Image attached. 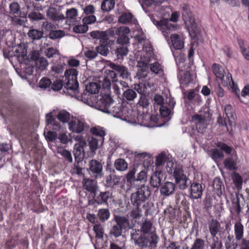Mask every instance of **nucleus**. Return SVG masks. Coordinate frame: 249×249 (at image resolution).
I'll return each instance as SVG.
<instances>
[{
	"label": "nucleus",
	"mask_w": 249,
	"mask_h": 249,
	"mask_svg": "<svg viewBox=\"0 0 249 249\" xmlns=\"http://www.w3.org/2000/svg\"><path fill=\"white\" fill-rule=\"evenodd\" d=\"M167 0H139V1L145 12L146 8L152 7L154 11L156 12V15L161 17V20L160 21H156V24L165 37L170 48H171V8L169 3L166 2Z\"/></svg>",
	"instance_id": "f257e3e1"
},
{
	"label": "nucleus",
	"mask_w": 249,
	"mask_h": 249,
	"mask_svg": "<svg viewBox=\"0 0 249 249\" xmlns=\"http://www.w3.org/2000/svg\"><path fill=\"white\" fill-rule=\"evenodd\" d=\"M138 60V65L141 68L137 73L136 77L142 82L146 81L148 67L150 61L154 59V55L151 45L146 42L143 45L142 49L136 54Z\"/></svg>",
	"instance_id": "f03ea898"
},
{
	"label": "nucleus",
	"mask_w": 249,
	"mask_h": 249,
	"mask_svg": "<svg viewBox=\"0 0 249 249\" xmlns=\"http://www.w3.org/2000/svg\"><path fill=\"white\" fill-rule=\"evenodd\" d=\"M147 111H143L141 113L140 111L132 110L130 108L128 118H127V122L132 124H138L148 127L155 126H161L165 124H158V116L151 115L147 113Z\"/></svg>",
	"instance_id": "7ed1b4c3"
},
{
	"label": "nucleus",
	"mask_w": 249,
	"mask_h": 249,
	"mask_svg": "<svg viewBox=\"0 0 249 249\" xmlns=\"http://www.w3.org/2000/svg\"><path fill=\"white\" fill-rule=\"evenodd\" d=\"M77 99L88 106L106 113L112 103V98L108 95L100 96L96 101L94 96L87 95V93H84L78 96Z\"/></svg>",
	"instance_id": "20e7f679"
},
{
	"label": "nucleus",
	"mask_w": 249,
	"mask_h": 249,
	"mask_svg": "<svg viewBox=\"0 0 249 249\" xmlns=\"http://www.w3.org/2000/svg\"><path fill=\"white\" fill-rule=\"evenodd\" d=\"M150 195L149 187L144 184L142 185L137 188L136 192L131 194V202L135 206H140L148 199Z\"/></svg>",
	"instance_id": "39448f33"
},
{
	"label": "nucleus",
	"mask_w": 249,
	"mask_h": 249,
	"mask_svg": "<svg viewBox=\"0 0 249 249\" xmlns=\"http://www.w3.org/2000/svg\"><path fill=\"white\" fill-rule=\"evenodd\" d=\"M77 71L76 69H71L65 72V88L71 90L76 94L78 92V83L77 80Z\"/></svg>",
	"instance_id": "423d86ee"
},
{
	"label": "nucleus",
	"mask_w": 249,
	"mask_h": 249,
	"mask_svg": "<svg viewBox=\"0 0 249 249\" xmlns=\"http://www.w3.org/2000/svg\"><path fill=\"white\" fill-rule=\"evenodd\" d=\"M215 145L219 149L217 148H213L208 151L209 156L215 161L222 159L224 157V151L227 154L231 153L232 148L228 146L226 143L222 142H218L215 143Z\"/></svg>",
	"instance_id": "0eeeda50"
},
{
	"label": "nucleus",
	"mask_w": 249,
	"mask_h": 249,
	"mask_svg": "<svg viewBox=\"0 0 249 249\" xmlns=\"http://www.w3.org/2000/svg\"><path fill=\"white\" fill-rule=\"evenodd\" d=\"M173 176L175 179V184L172 183V193L175 190L174 186L175 185L181 190H184L187 188L188 178L184 174L181 165H178L175 167Z\"/></svg>",
	"instance_id": "6e6552de"
},
{
	"label": "nucleus",
	"mask_w": 249,
	"mask_h": 249,
	"mask_svg": "<svg viewBox=\"0 0 249 249\" xmlns=\"http://www.w3.org/2000/svg\"><path fill=\"white\" fill-rule=\"evenodd\" d=\"M182 9L183 10L182 16L184 24L190 33L191 31L194 32V30L196 28L195 18L187 5L183 4Z\"/></svg>",
	"instance_id": "1a4fd4ad"
},
{
	"label": "nucleus",
	"mask_w": 249,
	"mask_h": 249,
	"mask_svg": "<svg viewBox=\"0 0 249 249\" xmlns=\"http://www.w3.org/2000/svg\"><path fill=\"white\" fill-rule=\"evenodd\" d=\"M130 110V108L127 106H115L111 109L109 107L106 113L127 122L126 119L128 118Z\"/></svg>",
	"instance_id": "9d476101"
},
{
	"label": "nucleus",
	"mask_w": 249,
	"mask_h": 249,
	"mask_svg": "<svg viewBox=\"0 0 249 249\" xmlns=\"http://www.w3.org/2000/svg\"><path fill=\"white\" fill-rule=\"evenodd\" d=\"M131 239L135 245L140 247H146L149 242L146 233H143L139 230H132L131 232Z\"/></svg>",
	"instance_id": "9b49d317"
},
{
	"label": "nucleus",
	"mask_w": 249,
	"mask_h": 249,
	"mask_svg": "<svg viewBox=\"0 0 249 249\" xmlns=\"http://www.w3.org/2000/svg\"><path fill=\"white\" fill-rule=\"evenodd\" d=\"M48 17L57 23L65 20V17L59 10L54 7H50L47 11Z\"/></svg>",
	"instance_id": "f8f14e48"
},
{
	"label": "nucleus",
	"mask_w": 249,
	"mask_h": 249,
	"mask_svg": "<svg viewBox=\"0 0 249 249\" xmlns=\"http://www.w3.org/2000/svg\"><path fill=\"white\" fill-rule=\"evenodd\" d=\"M86 125L84 121L74 118L69 123V128L72 132L80 133L84 131Z\"/></svg>",
	"instance_id": "ddd939ff"
},
{
	"label": "nucleus",
	"mask_w": 249,
	"mask_h": 249,
	"mask_svg": "<svg viewBox=\"0 0 249 249\" xmlns=\"http://www.w3.org/2000/svg\"><path fill=\"white\" fill-rule=\"evenodd\" d=\"M219 80H221L223 86L231 88L239 97L240 90L238 88L237 85L234 83L231 74L230 73L228 72L225 75L224 74L223 78L220 79Z\"/></svg>",
	"instance_id": "4468645a"
},
{
	"label": "nucleus",
	"mask_w": 249,
	"mask_h": 249,
	"mask_svg": "<svg viewBox=\"0 0 249 249\" xmlns=\"http://www.w3.org/2000/svg\"><path fill=\"white\" fill-rule=\"evenodd\" d=\"M89 169L95 178H100L103 176V165L99 161L91 160L89 163Z\"/></svg>",
	"instance_id": "2eb2a0df"
},
{
	"label": "nucleus",
	"mask_w": 249,
	"mask_h": 249,
	"mask_svg": "<svg viewBox=\"0 0 249 249\" xmlns=\"http://www.w3.org/2000/svg\"><path fill=\"white\" fill-rule=\"evenodd\" d=\"M190 197L192 199H198L202 195L203 189L201 184L197 182L192 183L190 187Z\"/></svg>",
	"instance_id": "dca6fc26"
},
{
	"label": "nucleus",
	"mask_w": 249,
	"mask_h": 249,
	"mask_svg": "<svg viewBox=\"0 0 249 249\" xmlns=\"http://www.w3.org/2000/svg\"><path fill=\"white\" fill-rule=\"evenodd\" d=\"M106 76L104 79L103 86L104 88H110L111 83L112 84L117 81V74L113 70H107L106 71Z\"/></svg>",
	"instance_id": "f3484780"
},
{
	"label": "nucleus",
	"mask_w": 249,
	"mask_h": 249,
	"mask_svg": "<svg viewBox=\"0 0 249 249\" xmlns=\"http://www.w3.org/2000/svg\"><path fill=\"white\" fill-rule=\"evenodd\" d=\"M208 227L212 237H217V234H221L222 228L217 220L212 219L208 223Z\"/></svg>",
	"instance_id": "a211bd4d"
},
{
	"label": "nucleus",
	"mask_w": 249,
	"mask_h": 249,
	"mask_svg": "<svg viewBox=\"0 0 249 249\" xmlns=\"http://www.w3.org/2000/svg\"><path fill=\"white\" fill-rule=\"evenodd\" d=\"M192 121L195 123L198 131L203 133L206 129L205 117L200 115H195L192 118Z\"/></svg>",
	"instance_id": "6ab92c4d"
},
{
	"label": "nucleus",
	"mask_w": 249,
	"mask_h": 249,
	"mask_svg": "<svg viewBox=\"0 0 249 249\" xmlns=\"http://www.w3.org/2000/svg\"><path fill=\"white\" fill-rule=\"evenodd\" d=\"M57 59L58 60L56 61H54V59L52 60L53 65L52 67V69L56 73H61L66 66V58L61 56L60 54L59 56Z\"/></svg>",
	"instance_id": "aec40b11"
},
{
	"label": "nucleus",
	"mask_w": 249,
	"mask_h": 249,
	"mask_svg": "<svg viewBox=\"0 0 249 249\" xmlns=\"http://www.w3.org/2000/svg\"><path fill=\"white\" fill-rule=\"evenodd\" d=\"M112 193L109 191L101 192L95 196V202L98 204L108 205V200L111 199Z\"/></svg>",
	"instance_id": "412c9836"
},
{
	"label": "nucleus",
	"mask_w": 249,
	"mask_h": 249,
	"mask_svg": "<svg viewBox=\"0 0 249 249\" xmlns=\"http://www.w3.org/2000/svg\"><path fill=\"white\" fill-rule=\"evenodd\" d=\"M213 191L218 196H221L225 192V186L220 178L216 177L213 180Z\"/></svg>",
	"instance_id": "4be33fe9"
},
{
	"label": "nucleus",
	"mask_w": 249,
	"mask_h": 249,
	"mask_svg": "<svg viewBox=\"0 0 249 249\" xmlns=\"http://www.w3.org/2000/svg\"><path fill=\"white\" fill-rule=\"evenodd\" d=\"M109 31H94L90 33V36L93 38L99 39L101 43L106 44L108 39Z\"/></svg>",
	"instance_id": "5701e85b"
},
{
	"label": "nucleus",
	"mask_w": 249,
	"mask_h": 249,
	"mask_svg": "<svg viewBox=\"0 0 249 249\" xmlns=\"http://www.w3.org/2000/svg\"><path fill=\"white\" fill-rule=\"evenodd\" d=\"M184 37L182 34H172V46L176 50H181L184 48Z\"/></svg>",
	"instance_id": "b1692460"
},
{
	"label": "nucleus",
	"mask_w": 249,
	"mask_h": 249,
	"mask_svg": "<svg viewBox=\"0 0 249 249\" xmlns=\"http://www.w3.org/2000/svg\"><path fill=\"white\" fill-rule=\"evenodd\" d=\"M65 20L66 24L74 25L78 16L77 10L75 8H71L67 10Z\"/></svg>",
	"instance_id": "393cba45"
},
{
	"label": "nucleus",
	"mask_w": 249,
	"mask_h": 249,
	"mask_svg": "<svg viewBox=\"0 0 249 249\" xmlns=\"http://www.w3.org/2000/svg\"><path fill=\"white\" fill-rule=\"evenodd\" d=\"M178 77L181 85L187 86L192 82V76L189 71L179 70Z\"/></svg>",
	"instance_id": "a878e982"
},
{
	"label": "nucleus",
	"mask_w": 249,
	"mask_h": 249,
	"mask_svg": "<svg viewBox=\"0 0 249 249\" xmlns=\"http://www.w3.org/2000/svg\"><path fill=\"white\" fill-rule=\"evenodd\" d=\"M82 183L84 188L86 190L95 195L97 189V182L96 180L89 178H84Z\"/></svg>",
	"instance_id": "bb28decb"
},
{
	"label": "nucleus",
	"mask_w": 249,
	"mask_h": 249,
	"mask_svg": "<svg viewBox=\"0 0 249 249\" xmlns=\"http://www.w3.org/2000/svg\"><path fill=\"white\" fill-rule=\"evenodd\" d=\"M111 67L114 71L117 72L120 75V76L123 79H127L128 78L129 73L127 69L124 66L112 64Z\"/></svg>",
	"instance_id": "cd10ccee"
},
{
	"label": "nucleus",
	"mask_w": 249,
	"mask_h": 249,
	"mask_svg": "<svg viewBox=\"0 0 249 249\" xmlns=\"http://www.w3.org/2000/svg\"><path fill=\"white\" fill-rule=\"evenodd\" d=\"M234 233L237 241L241 240L244 235V226L240 222H235L234 226Z\"/></svg>",
	"instance_id": "c85d7f7f"
},
{
	"label": "nucleus",
	"mask_w": 249,
	"mask_h": 249,
	"mask_svg": "<svg viewBox=\"0 0 249 249\" xmlns=\"http://www.w3.org/2000/svg\"><path fill=\"white\" fill-rule=\"evenodd\" d=\"M120 178L114 174H110L107 176L106 179L107 186L109 187L113 188L119 184Z\"/></svg>",
	"instance_id": "c756f323"
},
{
	"label": "nucleus",
	"mask_w": 249,
	"mask_h": 249,
	"mask_svg": "<svg viewBox=\"0 0 249 249\" xmlns=\"http://www.w3.org/2000/svg\"><path fill=\"white\" fill-rule=\"evenodd\" d=\"M135 19L130 12L123 13L118 18L119 22L123 24H128L133 22Z\"/></svg>",
	"instance_id": "7c9ffc66"
},
{
	"label": "nucleus",
	"mask_w": 249,
	"mask_h": 249,
	"mask_svg": "<svg viewBox=\"0 0 249 249\" xmlns=\"http://www.w3.org/2000/svg\"><path fill=\"white\" fill-rule=\"evenodd\" d=\"M149 101L146 96L145 95H141L136 105L138 110H140L142 108L143 109L146 110V111H147V108L149 106Z\"/></svg>",
	"instance_id": "2f4dec72"
},
{
	"label": "nucleus",
	"mask_w": 249,
	"mask_h": 249,
	"mask_svg": "<svg viewBox=\"0 0 249 249\" xmlns=\"http://www.w3.org/2000/svg\"><path fill=\"white\" fill-rule=\"evenodd\" d=\"M114 166L116 170L122 172L127 169L128 163L124 159L118 158L115 160Z\"/></svg>",
	"instance_id": "473e14b6"
},
{
	"label": "nucleus",
	"mask_w": 249,
	"mask_h": 249,
	"mask_svg": "<svg viewBox=\"0 0 249 249\" xmlns=\"http://www.w3.org/2000/svg\"><path fill=\"white\" fill-rule=\"evenodd\" d=\"M100 89V85L97 83H90L86 87V90L89 93V95L98 93Z\"/></svg>",
	"instance_id": "72a5a7b5"
},
{
	"label": "nucleus",
	"mask_w": 249,
	"mask_h": 249,
	"mask_svg": "<svg viewBox=\"0 0 249 249\" xmlns=\"http://www.w3.org/2000/svg\"><path fill=\"white\" fill-rule=\"evenodd\" d=\"M213 71L217 79L223 78L225 72L223 68L219 64L214 63L213 65Z\"/></svg>",
	"instance_id": "f704fd0d"
},
{
	"label": "nucleus",
	"mask_w": 249,
	"mask_h": 249,
	"mask_svg": "<svg viewBox=\"0 0 249 249\" xmlns=\"http://www.w3.org/2000/svg\"><path fill=\"white\" fill-rule=\"evenodd\" d=\"M119 86L121 87L122 90L123 91L124 88L128 87V84L125 81H118V80H117L115 83L113 84L112 89L114 92L118 95H120L122 92L120 89H119Z\"/></svg>",
	"instance_id": "c9c22d12"
},
{
	"label": "nucleus",
	"mask_w": 249,
	"mask_h": 249,
	"mask_svg": "<svg viewBox=\"0 0 249 249\" xmlns=\"http://www.w3.org/2000/svg\"><path fill=\"white\" fill-rule=\"evenodd\" d=\"M49 63L47 60L44 57H39L35 60L36 67L41 70H45L48 67Z\"/></svg>",
	"instance_id": "e433bc0d"
},
{
	"label": "nucleus",
	"mask_w": 249,
	"mask_h": 249,
	"mask_svg": "<svg viewBox=\"0 0 249 249\" xmlns=\"http://www.w3.org/2000/svg\"><path fill=\"white\" fill-rule=\"evenodd\" d=\"M115 4L114 0H104L101 4V9L104 12H109L114 8Z\"/></svg>",
	"instance_id": "4c0bfd02"
},
{
	"label": "nucleus",
	"mask_w": 249,
	"mask_h": 249,
	"mask_svg": "<svg viewBox=\"0 0 249 249\" xmlns=\"http://www.w3.org/2000/svg\"><path fill=\"white\" fill-rule=\"evenodd\" d=\"M91 132L95 136L98 137L101 142L104 141V137L106 135V132L103 128L100 126L94 127L91 129Z\"/></svg>",
	"instance_id": "58836bf2"
},
{
	"label": "nucleus",
	"mask_w": 249,
	"mask_h": 249,
	"mask_svg": "<svg viewBox=\"0 0 249 249\" xmlns=\"http://www.w3.org/2000/svg\"><path fill=\"white\" fill-rule=\"evenodd\" d=\"M97 215L101 221L107 220L110 217V212L107 209H100L98 210Z\"/></svg>",
	"instance_id": "ea45409f"
},
{
	"label": "nucleus",
	"mask_w": 249,
	"mask_h": 249,
	"mask_svg": "<svg viewBox=\"0 0 249 249\" xmlns=\"http://www.w3.org/2000/svg\"><path fill=\"white\" fill-rule=\"evenodd\" d=\"M153 101L155 110L159 109L160 107L163 106L164 99L161 95L155 94Z\"/></svg>",
	"instance_id": "a19ab883"
},
{
	"label": "nucleus",
	"mask_w": 249,
	"mask_h": 249,
	"mask_svg": "<svg viewBox=\"0 0 249 249\" xmlns=\"http://www.w3.org/2000/svg\"><path fill=\"white\" fill-rule=\"evenodd\" d=\"M225 167L230 170L236 169V160L233 158H227L224 161Z\"/></svg>",
	"instance_id": "79ce46f5"
},
{
	"label": "nucleus",
	"mask_w": 249,
	"mask_h": 249,
	"mask_svg": "<svg viewBox=\"0 0 249 249\" xmlns=\"http://www.w3.org/2000/svg\"><path fill=\"white\" fill-rule=\"evenodd\" d=\"M115 220L116 222V224L119 225L123 229H126L128 226V221L125 217L116 216L115 217Z\"/></svg>",
	"instance_id": "37998d69"
},
{
	"label": "nucleus",
	"mask_w": 249,
	"mask_h": 249,
	"mask_svg": "<svg viewBox=\"0 0 249 249\" xmlns=\"http://www.w3.org/2000/svg\"><path fill=\"white\" fill-rule=\"evenodd\" d=\"M210 249H222V241L217 237H212V242L210 243Z\"/></svg>",
	"instance_id": "c03bdc74"
},
{
	"label": "nucleus",
	"mask_w": 249,
	"mask_h": 249,
	"mask_svg": "<svg viewBox=\"0 0 249 249\" xmlns=\"http://www.w3.org/2000/svg\"><path fill=\"white\" fill-rule=\"evenodd\" d=\"M28 35L33 40H38L43 36V32L36 29H32L29 31Z\"/></svg>",
	"instance_id": "a18cd8bd"
},
{
	"label": "nucleus",
	"mask_w": 249,
	"mask_h": 249,
	"mask_svg": "<svg viewBox=\"0 0 249 249\" xmlns=\"http://www.w3.org/2000/svg\"><path fill=\"white\" fill-rule=\"evenodd\" d=\"M46 55L49 58L53 59L57 58L59 56V53L58 50L53 48H49L45 51Z\"/></svg>",
	"instance_id": "49530a36"
},
{
	"label": "nucleus",
	"mask_w": 249,
	"mask_h": 249,
	"mask_svg": "<svg viewBox=\"0 0 249 249\" xmlns=\"http://www.w3.org/2000/svg\"><path fill=\"white\" fill-rule=\"evenodd\" d=\"M232 179L236 187L238 189H241L243 183L241 176L238 173H235L232 176Z\"/></svg>",
	"instance_id": "de8ad7c7"
},
{
	"label": "nucleus",
	"mask_w": 249,
	"mask_h": 249,
	"mask_svg": "<svg viewBox=\"0 0 249 249\" xmlns=\"http://www.w3.org/2000/svg\"><path fill=\"white\" fill-rule=\"evenodd\" d=\"M128 52V48L126 46H121L117 48L116 53L118 59H122L124 56H126Z\"/></svg>",
	"instance_id": "09e8293b"
},
{
	"label": "nucleus",
	"mask_w": 249,
	"mask_h": 249,
	"mask_svg": "<svg viewBox=\"0 0 249 249\" xmlns=\"http://www.w3.org/2000/svg\"><path fill=\"white\" fill-rule=\"evenodd\" d=\"M124 97L129 101L133 100L137 97V93L132 89H127L123 92Z\"/></svg>",
	"instance_id": "8fccbe9b"
},
{
	"label": "nucleus",
	"mask_w": 249,
	"mask_h": 249,
	"mask_svg": "<svg viewBox=\"0 0 249 249\" xmlns=\"http://www.w3.org/2000/svg\"><path fill=\"white\" fill-rule=\"evenodd\" d=\"M93 230L96 234V238L102 239L103 237L104 232L103 227L101 224H95L93 227Z\"/></svg>",
	"instance_id": "3c124183"
},
{
	"label": "nucleus",
	"mask_w": 249,
	"mask_h": 249,
	"mask_svg": "<svg viewBox=\"0 0 249 249\" xmlns=\"http://www.w3.org/2000/svg\"><path fill=\"white\" fill-rule=\"evenodd\" d=\"M167 155L165 152L163 151L161 152L157 156L156 164L157 166H160L162 165L166 162L167 160Z\"/></svg>",
	"instance_id": "603ef678"
},
{
	"label": "nucleus",
	"mask_w": 249,
	"mask_h": 249,
	"mask_svg": "<svg viewBox=\"0 0 249 249\" xmlns=\"http://www.w3.org/2000/svg\"><path fill=\"white\" fill-rule=\"evenodd\" d=\"M134 89L141 95L145 96L147 93L146 86L145 84L141 83L138 84L134 85Z\"/></svg>",
	"instance_id": "864d4df0"
},
{
	"label": "nucleus",
	"mask_w": 249,
	"mask_h": 249,
	"mask_svg": "<svg viewBox=\"0 0 249 249\" xmlns=\"http://www.w3.org/2000/svg\"><path fill=\"white\" fill-rule=\"evenodd\" d=\"M65 35V33L62 30L51 31L49 34V37L52 39H56L61 38Z\"/></svg>",
	"instance_id": "5fc2aeb1"
},
{
	"label": "nucleus",
	"mask_w": 249,
	"mask_h": 249,
	"mask_svg": "<svg viewBox=\"0 0 249 249\" xmlns=\"http://www.w3.org/2000/svg\"><path fill=\"white\" fill-rule=\"evenodd\" d=\"M57 118L63 123L68 122L70 118V114L65 110H62L59 112Z\"/></svg>",
	"instance_id": "6e6d98bb"
},
{
	"label": "nucleus",
	"mask_w": 249,
	"mask_h": 249,
	"mask_svg": "<svg viewBox=\"0 0 249 249\" xmlns=\"http://www.w3.org/2000/svg\"><path fill=\"white\" fill-rule=\"evenodd\" d=\"M100 139H97L94 137L89 139V146L91 151H94L98 148L99 142Z\"/></svg>",
	"instance_id": "4d7b16f0"
},
{
	"label": "nucleus",
	"mask_w": 249,
	"mask_h": 249,
	"mask_svg": "<svg viewBox=\"0 0 249 249\" xmlns=\"http://www.w3.org/2000/svg\"><path fill=\"white\" fill-rule=\"evenodd\" d=\"M205 241L204 240L201 238H196L192 245L191 249H203Z\"/></svg>",
	"instance_id": "13d9d810"
},
{
	"label": "nucleus",
	"mask_w": 249,
	"mask_h": 249,
	"mask_svg": "<svg viewBox=\"0 0 249 249\" xmlns=\"http://www.w3.org/2000/svg\"><path fill=\"white\" fill-rule=\"evenodd\" d=\"M9 9L10 14H18L20 11V6L18 2H13L10 4Z\"/></svg>",
	"instance_id": "bf43d9fd"
},
{
	"label": "nucleus",
	"mask_w": 249,
	"mask_h": 249,
	"mask_svg": "<svg viewBox=\"0 0 249 249\" xmlns=\"http://www.w3.org/2000/svg\"><path fill=\"white\" fill-rule=\"evenodd\" d=\"M88 30V26L84 23L82 25H75L73 27V31L75 33H85Z\"/></svg>",
	"instance_id": "052dcab7"
},
{
	"label": "nucleus",
	"mask_w": 249,
	"mask_h": 249,
	"mask_svg": "<svg viewBox=\"0 0 249 249\" xmlns=\"http://www.w3.org/2000/svg\"><path fill=\"white\" fill-rule=\"evenodd\" d=\"M150 182L153 187H158L160 184L161 179L157 174H154L151 176Z\"/></svg>",
	"instance_id": "680f3d73"
},
{
	"label": "nucleus",
	"mask_w": 249,
	"mask_h": 249,
	"mask_svg": "<svg viewBox=\"0 0 249 249\" xmlns=\"http://www.w3.org/2000/svg\"><path fill=\"white\" fill-rule=\"evenodd\" d=\"M96 20V18L94 15H86L82 19L83 23L88 26V24H92Z\"/></svg>",
	"instance_id": "e2e57ef3"
},
{
	"label": "nucleus",
	"mask_w": 249,
	"mask_h": 249,
	"mask_svg": "<svg viewBox=\"0 0 249 249\" xmlns=\"http://www.w3.org/2000/svg\"><path fill=\"white\" fill-rule=\"evenodd\" d=\"M142 210L139 208V206H136L131 211L130 216L133 219H140L142 216Z\"/></svg>",
	"instance_id": "0e129e2a"
},
{
	"label": "nucleus",
	"mask_w": 249,
	"mask_h": 249,
	"mask_svg": "<svg viewBox=\"0 0 249 249\" xmlns=\"http://www.w3.org/2000/svg\"><path fill=\"white\" fill-rule=\"evenodd\" d=\"M233 109L231 105L228 104L225 107V113L228 121H230L231 118L233 119Z\"/></svg>",
	"instance_id": "69168bd1"
},
{
	"label": "nucleus",
	"mask_w": 249,
	"mask_h": 249,
	"mask_svg": "<svg viewBox=\"0 0 249 249\" xmlns=\"http://www.w3.org/2000/svg\"><path fill=\"white\" fill-rule=\"evenodd\" d=\"M28 18L32 20H39L43 18L42 14L38 12H32L28 14Z\"/></svg>",
	"instance_id": "338daca9"
},
{
	"label": "nucleus",
	"mask_w": 249,
	"mask_h": 249,
	"mask_svg": "<svg viewBox=\"0 0 249 249\" xmlns=\"http://www.w3.org/2000/svg\"><path fill=\"white\" fill-rule=\"evenodd\" d=\"M152 227V224L150 221L145 220L142 224V231L145 233H148Z\"/></svg>",
	"instance_id": "774afa93"
}]
</instances>
